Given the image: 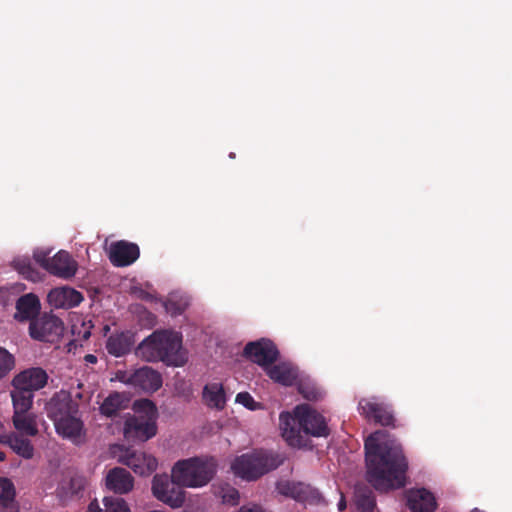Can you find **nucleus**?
<instances>
[{
    "instance_id": "obj_1",
    "label": "nucleus",
    "mask_w": 512,
    "mask_h": 512,
    "mask_svg": "<svg viewBox=\"0 0 512 512\" xmlns=\"http://www.w3.org/2000/svg\"><path fill=\"white\" fill-rule=\"evenodd\" d=\"M386 432L378 430L365 440L366 479L377 491L387 492L406 485L408 461L402 446L386 439Z\"/></svg>"
},
{
    "instance_id": "obj_2",
    "label": "nucleus",
    "mask_w": 512,
    "mask_h": 512,
    "mask_svg": "<svg viewBox=\"0 0 512 512\" xmlns=\"http://www.w3.org/2000/svg\"><path fill=\"white\" fill-rule=\"evenodd\" d=\"M45 410L58 435L76 445L84 441L86 431L79 415V404L70 392H56L46 403Z\"/></svg>"
},
{
    "instance_id": "obj_3",
    "label": "nucleus",
    "mask_w": 512,
    "mask_h": 512,
    "mask_svg": "<svg viewBox=\"0 0 512 512\" xmlns=\"http://www.w3.org/2000/svg\"><path fill=\"white\" fill-rule=\"evenodd\" d=\"M147 362L162 361L168 366H183L187 359L182 351V335L170 330H156L136 349Z\"/></svg>"
},
{
    "instance_id": "obj_4",
    "label": "nucleus",
    "mask_w": 512,
    "mask_h": 512,
    "mask_svg": "<svg viewBox=\"0 0 512 512\" xmlns=\"http://www.w3.org/2000/svg\"><path fill=\"white\" fill-rule=\"evenodd\" d=\"M295 415L296 418L284 413L280 415L282 436L290 446L302 447L304 445L302 432L314 437L329 435V428L323 415L308 405L297 406Z\"/></svg>"
},
{
    "instance_id": "obj_5",
    "label": "nucleus",
    "mask_w": 512,
    "mask_h": 512,
    "mask_svg": "<svg viewBox=\"0 0 512 512\" xmlns=\"http://www.w3.org/2000/svg\"><path fill=\"white\" fill-rule=\"evenodd\" d=\"M216 473V461L213 458L193 457L179 460L172 468V477L185 487H202L208 484Z\"/></svg>"
},
{
    "instance_id": "obj_6",
    "label": "nucleus",
    "mask_w": 512,
    "mask_h": 512,
    "mask_svg": "<svg viewBox=\"0 0 512 512\" xmlns=\"http://www.w3.org/2000/svg\"><path fill=\"white\" fill-rule=\"evenodd\" d=\"M137 412L143 415L130 416L124 423V436L128 441L145 442L157 433L156 405L149 399H141L134 404Z\"/></svg>"
},
{
    "instance_id": "obj_7",
    "label": "nucleus",
    "mask_w": 512,
    "mask_h": 512,
    "mask_svg": "<svg viewBox=\"0 0 512 512\" xmlns=\"http://www.w3.org/2000/svg\"><path fill=\"white\" fill-rule=\"evenodd\" d=\"M282 463L283 458L278 454L255 451L236 457L232 462L231 469L235 475L251 481L278 468Z\"/></svg>"
},
{
    "instance_id": "obj_8",
    "label": "nucleus",
    "mask_w": 512,
    "mask_h": 512,
    "mask_svg": "<svg viewBox=\"0 0 512 512\" xmlns=\"http://www.w3.org/2000/svg\"><path fill=\"white\" fill-rule=\"evenodd\" d=\"M34 259L47 272L62 279L74 277L78 269L77 262L64 250H60L53 257H49V252L37 251Z\"/></svg>"
},
{
    "instance_id": "obj_9",
    "label": "nucleus",
    "mask_w": 512,
    "mask_h": 512,
    "mask_svg": "<svg viewBox=\"0 0 512 512\" xmlns=\"http://www.w3.org/2000/svg\"><path fill=\"white\" fill-rule=\"evenodd\" d=\"M182 485L166 474H156L152 481V493L161 502L172 508H179L185 502Z\"/></svg>"
},
{
    "instance_id": "obj_10",
    "label": "nucleus",
    "mask_w": 512,
    "mask_h": 512,
    "mask_svg": "<svg viewBox=\"0 0 512 512\" xmlns=\"http://www.w3.org/2000/svg\"><path fill=\"white\" fill-rule=\"evenodd\" d=\"M116 378L124 384L146 392H155L162 386L160 373L148 366L141 367L133 372L118 371Z\"/></svg>"
},
{
    "instance_id": "obj_11",
    "label": "nucleus",
    "mask_w": 512,
    "mask_h": 512,
    "mask_svg": "<svg viewBox=\"0 0 512 512\" xmlns=\"http://www.w3.org/2000/svg\"><path fill=\"white\" fill-rule=\"evenodd\" d=\"M63 331L62 320L52 314H43L32 320L29 325L30 337L42 342H56L62 336Z\"/></svg>"
},
{
    "instance_id": "obj_12",
    "label": "nucleus",
    "mask_w": 512,
    "mask_h": 512,
    "mask_svg": "<svg viewBox=\"0 0 512 512\" xmlns=\"http://www.w3.org/2000/svg\"><path fill=\"white\" fill-rule=\"evenodd\" d=\"M360 415L382 426L395 427L391 406L376 397L362 398L358 403Z\"/></svg>"
},
{
    "instance_id": "obj_13",
    "label": "nucleus",
    "mask_w": 512,
    "mask_h": 512,
    "mask_svg": "<svg viewBox=\"0 0 512 512\" xmlns=\"http://www.w3.org/2000/svg\"><path fill=\"white\" fill-rule=\"evenodd\" d=\"M118 461L128 466L134 473L140 476H148L157 469V459L143 451H137L132 448L121 449Z\"/></svg>"
},
{
    "instance_id": "obj_14",
    "label": "nucleus",
    "mask_w": 512,
    "mask_h": 512,
    "mask_svg": "<svg viewBox=\"0 0 512 512\" xmlns=\"http://www.w3.org/2000/svg\"><path fill=\"white\" fill-rule=\"evenodd\" d=\"M243 355L262 367H268L277 361L279 351L271 340L262 338L258 341L247 343Z\"/></svg>"
},
{
    "instance_id": "obj_15",
    "label": "nucleus",
    "mask_w": 512,
    "mask_h": 512,
    "mask_svg": "<svg viewBox=\"0 0 512 512\" xmlns=\"http://www.w3.org/2000/svg\"><path fill=\"white\" fill-rule=\"evenodd\" d=\"M48 382V374L41 367L25 369L14 376L12 386L15 389L25 390L34 394L44 388Z\"/></svg>"
},
{
    "instance_id": "obj_16",
    "label": "nucleus",
    "mask_w": 512,
    "mask_h": 512,
    "mask_svg": "<svg viewBox=\"0 0 512 512\" xmlns=\"http://www.w3.org/2000/svg\"><path fill=\"white\" fill-rule=\"evenodd\" d=\"M140 256L137 244L120 240L110 246L109 259L116 267H126L133 264Z\"/></svg>"
},
{
    "instance_id": "obj_17",
    "label": "nucleus",
    "mask_w": 512,
    "mask_h": 512,
    "mask_svg": "<svg viewBox=\"0 0 512 512\" xmlns=\"http://www.w3.org/2000/svg\"><path fill=\"white\" fill-rule=\"evenodd\" d=\"M407 507L412 512H434L437 502L434 494L426 488L406 491Z\"/></svg>"
},
{
    "instance_id": "obj_18",
    "label": "nucleus",
    "mask_w": 512,
    "mask_h": 512,
    "mask_svg": "<svg viewBox=\"0 0 512 512\" xmlns=\"http://www.w3.org/2000/svg\"><path fill=\"white\" fill-rule=\"evenodd\" d=\"M48 303L55 308H73L83 301V295L74 288L63 286L53 288L47 295Z\"/></svg>"
},
{
    "instance_id": "obj_19",
    "label": "nucleus",
    "mask_w": 512,
    "mask_h": 512,
    "mask_svg": "<svg viewBox=\"0 0 512 512\" xmlns=\"http://www.w3.org/2000/svg\"><path fill=\"white\" fill-rule=\"evenodd\" d=\"M106 487L116 494H127L134 487V478L129 471L122 467H115L106 475Z\"/></svg>"
},
{
    "instance_id": "obj_20",
    "label": "nucleus",
    "mask_w": 512,
    "mask_h": 512,
    "mask_svg": "<svg viewBox=\"0 0 512 512\" xmlns=\"http://www.w3.org/2000/svg\"><path fill=\"white\" fill-rule=\"evenodd\" d=\"M134 334L130 331H122L111 334L106 340V350L114 357L128 354L134 345Z\"/></svg>"
},
{
    "instance_id": "obj_21",
    "label": "nucleus",
    "mask_w": 512,
    "mask_h": 512,
    "mask_svg": "<svg viewBox=\"0 0 512 512\" xmlns=\"http://www.w3.org/2000/svg\"><path fill=\"white\" fill-rule=\"evenodd\" d=\"M130 399L125 393L111 392L101 403L99 407L100 414L107 418L118 416V414L127 409Z\"/></svg>"
},
{
    "instance_id": "obj_22",
    "label": "nucleus",
    "mask_w": 512,
    "mask_h": 512,
    "mask_svg": "<svg viewBox=\"0 0 512 512\" xmlns=\"http://www.w3.org/2000/svg\"><path fill=\"white\" fill-rule=\"evenodd\" d=\"M16 314L15 319L19 321L30 322L38 315L40 311V301L38 297L33 293H28L21 296L16 302Z\"/></svg>"
},
{
    "instance_id": "obj_23",
    "label": "nucleus",
    "mask_w": 512,
    "mask_h": 512,
    "mask_svg": "<svg viewBox=\"0 0 512 512\" xmlns=\"http://www.w3.org/2000/svg\"><path fill=\"white\" fill-rule=\"evenodd\" d=\"M0 443L8 445L16 454L25 459H31L34 455L31 441L16 433L0 435Z\"/></svg>"
},
{
    "instance_id": "obj_24",
    "label": "nucleus",
    "mask_w": 512,
    "mask_h": 512,
    "mask_svg": "<svg viewBox=\"0 0 512 512\" xmlns=\"http://www.w3.org/2000/svg\"><path fill=\"white\" fill-rule=\"evenodd\" d=\"M281 494L290 496L297 501L305 502L310 497L314 498L317 491L313 490L310 486L303 483L285 482L278 485Z\"/></svg>"
},
{
    "instance_id": "obj_25",
    "label": "nucleus",
    "mask_w": 512,
    "mask_h": 512,
    "mask_svg": "<svg viewBox=\"0 0 512 512\" xmlns=\"http://www.w3.org/2000/svg\"><path fill=\"white\" fill-rule=\"evenodd\" d=\"M267 375L275 382L290 386L297 378L296 370L287 363H279L267 367Z\"/></svg>"
},
{
    "instance_id": "obj_26",
    "label": "nucleus",
    "mask_w": 512,
    "mask_h": 512,
    "mask_svg": "<svg viewBox=\"0 0 512 512\" xmlns=\"http://www.w3.org/2000/svg\"><path fill=\"white\" fill-rule=\"evenodd\" d=\"M16 491L13 482L8 478H0V507L4 512H19L15 501Z\"/></svg>"
},
{
    "instance_id": "obj_27",
    "label": "nucleus",
    "mask_w": 512,
    "mask_h": 512,
    "mask_svg": "<svg viewBox=\"0 0 512 512\" xmlns=\"http://www.w3.org/2000/svg\"><path fill=\"white\" fill-rule=\"evenodd\" d=\"M203 400L211 408L223 409L226 404L223 385L220 383L206 384L203 389Z\"/></svg>"
},
{
    "instance_id": "obj_28",
    "label": "nucleus",
    "mask_w": 512,
    "mask_h": 512,
    "mask_svg": "<svg viewBox=\"0 0 512 512\" xmlns=\"http://www.w3.org/2000/svg\"><path fill=\"white\" fill-rule=\"evenodd\" d=\"M12 422L15 429L22 435L34 437L38 434L36 415L34 413H13Z\"/></svg>"
},
{
    "instance_id": "obj_29",
    "label": "nucleus",
    "mask_w": 512,
    "mask_h": 512,
    "mask_svg": "<svg viewBox=\"0 0 512 512\" xmlns=\"http://www.w3.org/2000/svg\"><path fill=\"white\" fill-rule=\"evenodd\" d=\"M103 506L101 508L98 501L94 500L90 502L86 512H130L126 501L120 497H104Z\"/></svg>"
},
{
    "instance_id": "obj_30",
    "label": "nucleus",
    "mask_w": 512,
    "mask_h": 512,
    "mask_svg": "<svg viewBox=\"0 0 512 512\" xmlns=\"http://www.w3.org/2000/svg\"><path fill=\"white\" fill-rule=\"evenodd\" d=\"M354 498L357 509L362 512H371L376 505L373 491L366 485L355 487Z\"/></svg>"
},
{
    "instance_id": "obj_31",
    "label": "nucleus",
    "mask_w": 512,
    "mask_h": 512,
    "mask_svg": "<svg viewBox=\"0 0 512 512\" xmlns=\"http://www.w3.org/2000/svg\"><path fill=\"white\" fill-rule=\"evenodd\" d=\"M14 413L29 412L33 405L34 394L25 390L15 389L11 391Z\"/></svg>"
},
{
    "instance_id": "obj_32",
    "label": "nucleus",
    "mask_w": 512,
    "mask_h": 512,
    "mask_svg": "<svg viewBox=\"0 0 512 512\" xmlns=\"http://www.w3.org/2000/svg\"><path fill=\"white\" fill-rule=\"evenodd\" d=\"M86 486V478L81 475H74L67 483L62 484V489L65 490L67 495H78L84 490Z\"/></svg>"
},
{
    "instance_id": "obj_33",
    "label": "nucleus",
    "mask_w": 512,
    "mask_h": 512,
    "mask_svg": "<svg viewBox=\"0 0 512 512\" xmlns=\"http://www.w3.org/2000/svg\"><path fill=\"white\" fill-rule=\"evenodd\" d=\"M15 366L14 356L0 347V379L6 376Z\"/></svg>"
},
{
    "instance_id": "obj_34",
    "label": "nucleus",
    "mask_w": 512,
    "mask_h": 512,
    "mask_svg": "<svg viewBox=\"0 0 512 512\" xmlns=\"http://www.w3.org/2000/svg\"><path fill=\"white\" fill-rule=\"evenodd\" d=\"M221 498L225 504L237 505L240 498L239 491L234 487L226 485L221 489Z\"/></svg>"
},
{
    "instance_id": "obj_35",
    "label": "nucleus",
    "mask_w": 512,
    "mask_h": 512,
    "mask_svg": "<svg viewBox=\"0 0 512 512\" xmlns=\"http://www.w3.org/2000/svg\"><path fill=\"white\" fill-rule=\"evenodd\" d=\"M236 402L242 404L249 410H256L259 405L248 392L238 393L236 396Z\"/></svg>"
},
{
    "instance_id": "obj_36",
    "label": "nucleus",
    "mask_w": 512,
    "mask_h": 512,
    "mask_svg": "<svg viewBox=\"0 0 512 512\" xmlns=\"http://www.w3.org/2000/svg\"><path fill=\"white\" fill-rule=\"evenodd\" d=\"M165 308L172 315H180L184 311V308L180 305H177L175 302L169 300L165 303Z\"/></svg>"
},
{
    "instance_id": "obj_37",
    "label": "nucleus",
    "mask_w": 512,
    "mask_h": 512,
    "mask_svg": "<svg viewBox=\"0 0 512 512\" xmlns=\"http://www.w3.org/2000/svg\"><path fill=\"white\" fill-rule=\"evenodd\" d=\"M237 512H265L260 505H244Z\"/></svg>"
},
{
    "instance_id": "obj_38",
    "label": "nucleus",
    "mask_w": 512,
    "mask_h": 512,
    "mask_svg": "<svg viewBox=\"0 0 512 512\" xmlns=\"http://www.w3.org/2000/svg\"><path fill=\"white\" fill-rule=\"evenodd\" d=\"M20 273H22L26 278L32 279V273H34V270L29 262H24L20 267Z\"/></svg>"
},
{
    "instance_id": "obj_39",
    "label": "nucleus",
    "mask_w": 512,
    "mask_h": 512,
    "mask_svg": "<svg viewBox=\"0 0 512 512\" xmlns=\"http://www.w3.org/2000/svg\"><path fill=\"white\" fill-rule=\"evenodd\" d=\"M85 360L89 363H96L97 362V357L92 355V354H87L85 356Z\"/></svg>"
},
{
    "instance_id": "obj_40",
    "label": "nucleus",
    "mask_w": 512,
    "mask_h": 512,
    "mask_svg": "<svg viewBox=\"0 0 512 512\" xmlns=\"http://www.w3.org/2000/svg\"><path fill=\"white\" fill-rule=\"evenodd\" d=\"M338 508L340 511H343L346 508V502L343 497L341 498V500L338 503Z\"/></svg>"
},
{
    "instance_id": "obj_41",
    "label": "nucleus",
    "mask_w": 512,
    "mask_h": 512,
    "mask_svg": "<svg viewBox=\"0 0 512 512\" xmlns=\"http://www.w3.org/2000/svg\"><path fill=\"white\" fill-rule=\"evenodd\" d=\"M5 458H6V454H5V452H2V451H1V452H0V462H1V461H4V460H5Z\"/></svg>"
},
{
    "instance_id": "obj_42",
    "label": "nucleus",
    "mask_w": 512,
    "mask_h": 512,
    "mask_svg": "<svg viewBox=\"0 0 512 512\" xmlns=\"http://www.w3.org/2000/svg\"><path fill=\"white\" fill-rule=\"evenodd\" d=\"M169 488H171V486L163 485L162 486V491L166 492V491H168Z\"/></svg>"
},
{
    "instance_id": "obj_43",
    "label": "nucleus",
    "mask_w": 512,
    "mask_h": 512,
    "mask_svg": "<svg viewBox=\"0 0 512 512\" xmlns=\"http://www.w3.org/2000/svg\"><path fill=\"white\" fill-rule=\"evenodd\" d=\"M470 512H485V511H482V510H480V509H478V508H474V509H472Z\"/></svg>"
}]
</instances>
